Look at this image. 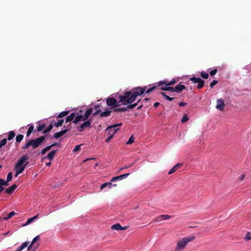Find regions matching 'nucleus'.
Segmentation results:
<instances>
[{
  "label": "nucleus",
  "instance_id": "72a5a7b5",
  "mask_svg": "<svg viewBox=\"0 0 251 251\" xmlns=\"http://www.w3.org/2000/svg\"><path fill=\"white\" fill-rule=\"evenodd\" d=\"M15 134L13 131H10L9 132L8 136V140L10 141L12 140L15 136Z\"/></svg>",
  "mask_w": 251,
  "mask_h": 251
},
{
  "label": "nucleus",
  "instance_id": "f704fd0d",
  "mask_svg": "<svg viewBox=\"0 0 251 251\" xmlns=\"http://www.w3.org/2000/svg\"><path fill=\"white\" fill-rule=\"evenodd\" d=\"M63 123H64V120L61 119V120H59L57 122L55 123L54 124V126L55 127H59V126H61L63 125Z\"/></svg>",
  "mask_w": 251,
  "mask_h": 251
},
{
  "label": "nucleus",
  "instance_id": "9d476101",
  "mask_svg": "<svg viewBox=\"0 0 251 251\" xmlns=\"http://www.w3.org/2000/svg\"><path fill=\"white\" fill-rule=\"evenodd\" d=\"M177 82V80L175 79H173L170 81L168 80L160 81L158 82V85H165L166 86H171Z\"/></svg>",
  "mask_w": 251,
  "mask_h": 251
},
{
  "label": "nucleus",
  "instance_id": "412c9836",
  "mask_svg": "<svg viewBox=\"0 0 251 251\" xmlns=\"http://www.w3.org/2000/svg\"><path fill=\"white\" fill-rule=\"evenodd\" d=\"M112 184L111 182H105L101 185L100 188L101 190L104 189L106 187H108L109 188H111Z\"/></svg>",
  "mask_w": 251,
  "mask_h": 251
},
{
  "label": "nucleus",
  "instance_id": "1a4fd4ad",
  "mask_svg": "<svg viewBox=\"0 0 251 251\" xmlns=\"http://www.w3.org/2000/svg\"><path fill=\"white\" fill-rule=\"evenodd\" d=\"M225 102L222 99H219L217 100L216 108L220 111H223L225 107Z\"/></svg>",
  "mask_w": 251,
  "mask_h": 251
},
{
  "label": "nucleus",
  "instance_id": "37998d69",
  "mask_svg": "<svg viewBox=\"0 0 251 251\" xmlns=\"http://www.w3.org/2000/svg\"><path fill=\"white\" fill-rule=\"evenodd\" d=\"M12 178V172H9L7 176L6 180L7 181H10Z\"/></svg>",
  "mask_w": 251,
  "mask_h": 251
},
{
  "label": "nucleus",
  "instance_id": "13d9d810",
  "mask_svg": "<svg viewBox=\"0 0 251 251\" xmlns=\"http://www.w3.org/2000/svg\"><path fill=\"white\" fill-rule=\"evenodd\" d=\"M113 136H112L111 135H109V137L105 140V142L106 143H108L110 142V141L112 139Z\"/></svg>",
  "mask_w": 251,
  "mask_h": 251
},
{
  "label": "nucleus",
  "instance_id": "4c0bfd02",
  "mask_svg": "<svg viewBox=\"0 0 251 251\" xmlns=\"http://www.w3.org/2000/svg\"><path fill=\"white\" fill-rule=\"evenodd\" d=\"M46 126L45 124L40 125L37 128V131H41L44 129Z\"/></svg>",
  "mask_w": 251,
  "mask_h": 251
},
{
  "label": "nucleus",
  "instance_id": "473e14b6",
  "mask_svg": "<svg viewBox=\"0 0 251 251\" xmlns=\"http://www.w3.org/2000/svg\"><path fill=\"white\" fill-rule=\"evenodd\" d=\"M69 113V111H65L61 112L57 117L58 118H61L67 115Z\"/></svg>",
  "mask_w": 251,
  "mask_h": 251
},
{
  "label": "nucleus",
  "instance_id": "9b49d317",
  "mask_svg": "<svg viewBox=\"0 0 251 251\" xmlns=\"http://www.w3.org/2000/svg\"><path fill=\"white\" fill-rule=\"evenodd\" d=\"M186 89V87L183 85L178 84L175 87V92L180 93L183 90Z\"/></svg>",
  "mask_w": 251,
  "mask_h": 251
},
{
  "label": "nucleus",
  "instance_id": "c03bdc74",
  "mask_svg": "<svg viewBox=\"0 0 251 251\" xmlns=\"http://www.w3.org/2000/svg\"><path fill=\"white\" fill-rule=\"evenodd\" d=\"M245 240H250L251 239V233L248 232L247 233L245 237L244 238Z\"/></svg>",
  "mask_w": 251,
  "mask_h": 251
},
{
  "label": "nucleus",
  "instance_id": "39448f33",
  "mask_svg": "<svg viewBox=\"0 0 251 251\" xmlns=\"http://www.w3.org/2000/svg\"><path fill=\"white\" fill-rule=\"evenodd\" d=\"M120 100L118 101L115 98H108L106 100V103L108 106H111L112 108H116L120 105V103L122 101H120V99H119Z\"/></svg>",
  "mask_w": 251,
  "mask_h": 251
},
{
  "label": "nucleus",
  "instance_id": "49530a36",
  "mask_svg": "<svg viewBox=\"0 0 251 251\" xmlns=\"http://www.w3.org/2000/svg\"><path fill=\"white\" fill-rule=\"evenodd\" d=\"M81 145L76 146L73 150V152H76L80 150V146Z\"/></svg>",
  "mask_w": 251,
  "mask_h": 251
},
{
  "label": "nucleus",
  "instance_id": "b1692460",
  "mask_svg": "<svg viewBox=\"0 0 251 251\" xmlns=\"http://www.w3.org/2000/svg\"><path fill=\"white\" fill-rule=\"evenodd\" d=\"M16 214V213L14 212V211H12L11 212H10L6 217H4L3 219L4 220H8V219H10L11 218H12L13 216H14V215H15Z\"/></svg>",
  "mask_w": 251,
  "mask_h": 251
},
{
  "label": "nucleus",
  "instance_id": "4d7b16f0",
  "mask_svg": "<svg viewBox=\"0 0 251 251\" xmlns=\"http://www.w3.org/2000/svg\"><path fill=\"white\" fill-rule=\"evenodd\" d=\"M161 86L160 87V89L161 90H163V91H166V88H167V86H166L165 85H160Z\"/></svg>",
  "mask_w": 251,
  "mask_h": 251
},
{
  "label": "nucleus",
  "instance_id": "7ed1b4c3",
  "mask_svg": "<svg viewBox=\"0 0 251 251\" xmlns=\"http://www.w3.org/2000/svg\"><path fill=\"white\" fill-rule=\"evenodd\" d=\"M46 136L45 135V136H40L36 139L28 140L22 148L25 150L29 148L30 146H31L33 149L37 148L42 144L45 140Z\"/></svg>",
  "mask_w": 251,
  "mask_h": 251
},
{
  "label": "nucleus",
  "instance_id": "8fccbe9b",
  "mask_svg": "<svg viewBox=\"0 0 251 251\" xmlns=\"http://www.w3.org/2000/svg\"><path fill=\"white\" fill-rule=\"evenodd\" d=\"M217 73V70L216 69H215L210 72V75L211 76H213Z\"/></svg>",
  "mask_w": 251,
  "mask_h": 251
},
{
  "label": "nucleus",
  "instance_id": "423d86ee",
  "mask_svg": "<svg viewBox=\"0 0 251 251\" xmlns=\"http://www.w3.org/2000/svg\"><path fill=\"white\" fill-rule=\"evenodd\" d=\"M123 125L122 123L114 125L112 126H109L106 130L107 134L109 135H111L112 136H114V135L116 133L117 131L118 130V128H116L118 126H121Z\"/></svg>",
  "mask_w": 251,
  "mask_h": 251
},
{
  "label": "nucleus",
  "instance_id": "680f3d73",
  "mask_svg": "<svg viewBox=\"0 0 251 251\" xmlns=\"http://www.w3.org/2000/svg\"><path fill=\"white\" fill-rule=\"evenodd\" d=\"M186 104H187L186 103L183 102H180L179 103V105L180 106H185Z\"/></svg>",
  "mask_w": 251,
  "mask_h": 251
},
{
  "label": "nucleus",
  "instance_id": "09e8293b",
  "mask_svg": "<svg viewBox=\"0 0 251 251\" xmlns=\"http://www.w3.org/2000/svg\"><path fill=\"white\" fill-rule=\"evenodd\" d=\"M166 91H170L171 92H175V88H174L173 87H170V86H167V88H166Z\"/></svg>",
  "mask_w": 251,
  "mask_h": 251
},
{
  "label": "nucleus",
  "instance_id": "c756f323",
  "mask_svg": "<svg viewBox=\"0 0 251 251\" xmlns=\"http://www.w3.org/2000/svg\"><path fill=\"white\" fill-rule=\"evenodd\" d=\"M9 181H7L3 180L2 178H0V185H2V186H7L9 185Z\"/></svg>",
  "mask_w": 251,
  "mask_h": 251
},
{
  "label": "nucleus",
  "instance_id": "a211bd4d",
  "mask_svg": "<svg viewBox=\"0 0 251 251\" xmlns=\"http://www.w3.org/2000/svg\"><path fill=\"white\" fill-rule=\"evenodd\" d=\"M28 244L29 242H25L23 243L20 246L18 247L15 251H22L23 250L27 247Z\"/></svg>",
  "mask_w": 251,
  "mask_h": 251
},
{
  "label": "nucleus",
  "instance_id": "5701e85b",
  "mask_svg": "<svg viewBox=\"0 0 251 251\" xmlns=\"http://www.w3.org/2000/svg\"><path fill=\"white\" fill-rule=\"evenodd\" d=\"M111 229L117 230H121L122 226L119 223L116 224L111 226Z\"/></svg>",
  "mask_w": 251,
  "mask_h": 251
},
{
  "label": "nucleus",
  "instance_id": "f8f14e48",
  "mask_svg": "<svg viewBox=\"0 0 251 251\" xmlns=\"http://www.w3.org/2000/svg\"><path fill=\"white\" fill-rule=\"evenodd\" d=\"M93 112V109L92 108H89L87 109L84 113V115H82V117L83 118V120L84 121H86L88 119V117L90 116L91 114Z\"/></svg>",
  "mask_w": 251,
  "mask_h": 251
},
{
  "label": "nucleus",
  "instance_id": "c85d7f7f",
  "mask_svg": "<svg viewBox=\"0 0 251 251\" xmlns=\"http://www.w3.org/2000/svg\"><path fill=\"white\" fill-rule=\"evenodd\" d=\"M201 78L200 77H192L190 79V80L193 83H198L200 80Z\"/></svg>",
  "mask_w": 251,
  "mask_h": 251
},
{
  "label": "nucleus",
  "instance_id": "3c124183",
  "mask_svg": "<svg viewBox=\"0 0 251 251\" xmlns=\"http://www.w3.org/2000/svg\"><path fill=\"white\" fill-rule=\"evenodd\" d=\"M128 104H128L127 106L126 107V111H127V110L128 109H133L134 108V105L132 104H131V103H128Z\"/></svg>",
  "mask_w": 251,
  "mask_h": 251
},
{
  "label": "nucleus",
  "instance_id": "0e129e2a",
  "mask_svg": "<svg viewBox=\"0 0 251 251\" xmlns=\"http://www.w3.org/2000/svg\"><path fill=\"white\" fill-rule=\"evenodd\" d=\"M150 100V98H145L143 100H141V102H143V103H144V102L149 100Z\"/></svg>",
  "mask_w": 251,
  "mask_h": 251
},
{
  "label": "nucleus",
  "instance_id": "69168bd1",
  "mask_svg": "<svg viewBox=\"0 0 251 251\" xmlns=\"http://www.w3.org/2000/svg\"><path fill=\"white\" fill-rule=\"evenodd\" d=\"M160 103L158 102H156L154 103V106L157 107L159 105Z\"/></svg>",
  "mask_w": 251,
  "mask_h": 251
},
{
  "label": "nucleus",
  "instance_id": "774afa93",
  "mask_svg": "<svg viewBox=\"0 0 251 251\" xmlns=\"http://www.w3.org/2000/svg\"><path fill=\"white\" fill-rule=\"evenodd\" d=\"M245 175L243 174L240 176V180H242L245 178Z\"/></svg>",
  "mask_w": 251,
  "mask_h": 251
},
{
  "label": "nucleus",
  "instance_id": "bf43d9fd",
  "mask_svg": "<svg viewBox=\"0 0 251 251\" xmlns=\"http://www.w3.org/2000/svg\"><path fill=\"white\" fill-rule=\"evenodd\" d=\"M100 112H101V110L100 109H98L94 113H93V115L94 116H96L97 114H98L99 113H100Z\"/></svg>",
  "mask_w": 251,
  "mask_h": 251
},
{
  "label": "nucleus",
  "instance_id": "2eb2a0df",
  "mask_svg": "<svg viewBox=\"0 0 251 251\" xmlns=\"http://www.w3.org/2000/svg\"><path fill=\"white\" fill-rule=\"evenodd\" d=\"M182 165V163H177L174 166L169 172L168 174L171 175L177 170V169Z\"/></svg>",
  "mask_w": 251,
  "mask_h": 251
},
{
  "label": "nucleus",
  "instance_id": "052dcab7",
  "mask_svg": "<svg viewBox=\"0 0 251 251\" xmlns=\"http://www.w3.org/2000/svg\"><path fill=\"white\" fill-rule=\"evenodd\" d=\"M140 104V105L137 108L138 110L141 109L144 104V103H143V102H141Z\"/></svg>",
  "mask_w": 251,
  "mask_h": 251
},
{
  "label": "nucleus",
  "instance_id": "4468645a",
  "mask_svg": "<svg viewBox=\"0 0 251 251\" xmlns=\"http://www.w3.org/2000/svg\"><path fill=\"white\" fill-rule=\"evenodd\" d=\"M28 164V162H26L23 166H21V167H17V168H16V166H15V169L16 172H17V174H21L24 171L25 169V168L26 165Z\"/></svg>",
  "mask_w": 251,
  "mask_h": 251
},
{
  "label": "nucleus",
  "instance_id": "f3484780",
  "mask_svg": "<svg viewBox=\"0 0 251 251\" xmlns=\"http://www.w3.org/2000/svg\"><path fill=\"white\" fill-rule=\"evenodd\" d=\"M57 152V150H53L51 151L50 152H49L46 158L49 159L50 161L53 160L55 154Z\"/></svg>",
  "mask_w": 251,
  "mask_h": 251
},
{
  "label": "nucleus",
  "instance_id": "dca6fc26",
  "mask_svg": "<svg viewBox=\"0 0 251 251\" xmlns=\"http://www.w3.org/2000/svg\"><path fill=\"white\" fill-rule=\"evenodd\" d=\"M17 186L16 184H13L11 186L6 189L5 193L6 194H11L17 188Z\"/></svg>",
  "mask_w": 251,
  "mask_h": 251
},
{
  "label": "nucleus",
  "instance_id": "603ef678",
  "mask_svg": "<svg viewBox=\"0 0 251 251\" xmlns=\"http://www.w3.org/2000/svg\"><path fill=\"white\" fill-rule=\"evenodd\" d=\"M129 175V174L127 173V174H125L123 175H120V176H121L122 179H123L124 178L127 177Z\"/></svg>",
  "mask_w": 251,
  "mask_h": 251
},
{
  "label": "nucleus",
  "instance_id": "f257e3e1",
  "mask_svg": "<svg viewBox=\"0 0 251 251\" xmlns=\"http://www.w3.org/2000/svg\"><path fill=\"white\" fill-rule=\"evenodd\" d=\"M146 89V86L136 87L128 91L125 92L123 95L119 96L122 104L126 105L127 103H132L136 100L138 96L142 95L145 92Z\"/></svg>",
  "mask_w": 251,
  "mask_h": 251
},
{
  "label": "nucleus",
  "instance_id": "6ab92c4d",
  "mask_svg": "<svg viewBox=\"0 0 251 251\" xmlns=\"http://www.w3.org/2000/svg\"><path fill=\"white\" fill-rule=\"evenodd\" d=\"M83 118L82 117V115H77L75 117V116L73 123L76 124L80 121H84L83 120Z\"/></svg>",
  "mask_w": 251,
  "mask_h": 251
},
{
  "label": "nucleus",
  "instance_id": "a878e982",
  "mask_svg": "<svg viewBox=\"0 0 251 251\" xmlns=\"http://www.w3.org/2000/svg\"><path fill=\"white\" fill-rule=\"evenodd\" d=\"M75 116V114L74 113H71L70 115L67 117V118H66V122L72 121L74 119Z\"/></svg>",
  "mask_w": 251,
  "mask_h": 251
},
{
  "label": "nucleus",
  "instance_id": "a18cd8bd",
  "mask_svg": "<svg viewBox=\"0 0 251 251\" xmlns=\"http://www.w3.org/2000/svg\"><path fill=\"white\" fill-rule=\"evenodd\" d=\"M172 216L168 215H162L160 216V217L163 218L164 220H168L170 219Z\"/></svg>",
  "mask_w": 251,
  "mask_h": 251
},
{
  "label": "nucleus",
  "instance_id": "79ce46f5",
  "mask_svg": "<svg viewBox=\"0 0 251 251\" xmlns=\"http://www.w3.org/2000/svg\"><path fill=\"white\" fill-rule=\"evenodd\" d=\"M188 120H189V119L187 117V115L185 114L183 116V117L181 119V122L182 123L186 122L187 121H188Z\"/></svg>",
  "mask_w": 251,
  "mask_h": 251
},
{
  "label": "nucleus",
  "instance_id": "4be33fe9",
  "mask_svg": "<svg viewBox=\"0 0 251 251\" xmlns=\"http://www.w3.org/2000/svg\"><path fill=\"white\" fill-rule=\"evenodd\" d=\"M111 113V110H107L105 111L101 112L100 114V117H107L110 115Z\"/></svg>",
  "mask_w": 251,
  "mask_h": 251
},
{
  "label": "nucleus",
  "instance_id": "f03ea898",
  "mask_svg": "<svg viewBox=\"0 0 251 251\" xmlns=\"http://www.w3.org/2000/svg\"><path fill=\"white\" fill-rule=\"evenodd\" d=\"M196 237L194 235H190L185 236L181 240L177 241L176 247H175V251H182L184 250L187 244L194 241Z\"/></svg>",
  "mask_w": 251,
  "mask_h": 251
},
{
  "label": "nucleus",
  "instance_id": "20e7f679",
  "mask_svg": "<svg viewBox=\"0 0 251 251\" xmlns=\"http://www.w3.org/2000/svg\"><path fill=\"white\" fill-rule=\"evenodd\" d=\"M40 238L39 235L36 236L35 237H34L31 244L29 245V246L27 248L28 251H35L38 248L39 246V243L37 242V241L40 240Z\"/></svg>",
  "mask_w": 251,
  "mask_h": 251
},
{
  "label": "nucleus",
  "instance_id": "338daca9",
  "mask_svg": "<svg viewBox=\"0 0 251 251\" xmlns=\"http://www.w3.org/2000/svg\"><path fill=\"white\" fill-rule=\"evenodd\" d=\"M94 108L96 110H98V109H100V105H95L94 106Z\"/></svg>",
  "mask_w": 251,
  "mask_h": 251
},
{
  "label": "nucleus",
  "instance_id": "c9c22d12",
  "mask_svg": "<svg viewBox=\"0 0 251 251\" xmlns=\"http://www.w3.org/2000/svg\"><path fill=\"white\" fill-rule=\"evenodd\" d=\"M24 136L22 134H18L16 137V141L17 143H20L23 139Z\"/></svg>",
  "mask_w": 251,
  "mask_h": 251
},
{
  "label": "nucleus",
  "instance_id": "393cba45",
  "mask_svg": "<svg viewBox=\"0 0 251 251\" xmlns=\"http://www.w3.org/2000/svg\"><path fill=\"white\" fill-rule=\"evenodd\" d=\"M53 127V124H50L49 126L46 127V128L43 130V133L45 134L50 131L52 129Z\"/></svg>",
  "mask_w": 251,
  "mask_h": 251
},
{
  "label": "nucleus",
  "instance_id": "bb28decb",
  "mask_svg": "<svg viewBox=\"0 0 251 251\" xmlns=\"http://www.w3.org/2000/svg\"><path fill=\"white\" fill-rule=\"evenodd\" d=\"M160 94L163 96V97L166 100H169V101H171L172 100H173L175 98H172V97H170L168 95H166V94L164 93V92H161L160 93Z\"/></svg>",
  "mask_w": 251,
  "mask_h": 251
},
{
  "label": "nucleus",
  "instance_id": "0eeeda50",
  "mask_svg": "<svg viewBox=\"0 0 251 251\" xmlns=\"http://www.w3.org/2000/svg\"><path fill=\"white\" fill-rule=\"evenodd\" d=\"M92 120L91 119L85 121L80 126L77 127V130L79 132L84 131L86 128L91 127Z\"/></svg>",
  "mask_w": 251,
  "mask_h": 251
},
{
  "label": "nucleus",
  "instance_id": "e2e57ef3",
  "mask_svg": "<svg viewBox=\"0 0 251 251\" xmlns=\"http://www.w3.org/2000/svg\"><path fill=\"white\" fill-rule=\"evenodd\" d=\"M59 145V144L58 143H53L51 145H50V146L51 147V148H52V147L56 146Z\"/></svg>",
  "mask_w": 251,
  "mask_h": 251
},
{
  "label": "nucleus",
  "instance_id": "6e6552de",
  "mask_svg": "<svg viewBox=\"0 0 251 251\" xmlns=\"http://www.w3.org/2000/svg\"><path fill=\"white\" fill-rule=\"evenodd\" d=\"M29 157L27 155H23L16 163V168L23 166L25 163L28 159Z\"/></svg>",
  "mask_w": 251,
  "mask_h": 251
},
{
  "label": "nucleus",
  "instance_id": "5fc2aeb1",
  "mask_svg": "<svg viewBox=\"0 0 251 251\" xmlns=\"http://www.w3.org/2000/svg\"><path fill=\"white\" fill-rule=\"evenodd\" d=\"M29 132L32 133V132L34 131V126L31 125L29 126V127L28 128V130Z\"/></svg>",
  "mask_w": 251,
  "mask_h": 251
},
{
  "label": "nucleus",
  "instance_id": "ddd939ff",
  "mask_svg": "<svg viewBox=\"0 0 251 251\" xmlns=\"http://www.w3.org/2000/svg\"><path fill=\"white\" fill-rule=\"evenodd\" d=\"M67 131H68L67 129L62 130L59 132L55 133L54 134V137L56 139H58V138H60V137H61L62 136L65 135L67 133Z\"/></svg>",
  "mask_w": 251,
  "mask_h": 251
},
{
  "label": "nucleus",
  "instance_id": "7c9ffc66",
  "mask_svg": "<svg viewBox=\"0 0 251 251\" xmlns=\"http://www.w3.org/2000/svg\"><path fill=\"white\" fill-rule=\"evenodd\" d=\"M197 89H201L204 85V81L201 79V80L198 83Z\"/></svg>",
  "mask_w": 251,
  "mask_h": 251
},
{
  "label": "nucleus",
  "instance_id": "de8ad7c7",
  "mask_svg": "<svg viewBox=\"0 0 251 251\" xmlns=\"http://www.w3.org/2000/svg\"><path fill=\"white\" fill-rule=\"evenodd\" d=\"M218 83V81L216 80H213L212 82L210 84V87L212 88L213 86Z\"/></svg>",
  "mask_w": 251,
  "mask_h": 251
},
{
  "label": "nucleus",
  "instance_id": "e433bc0d",
  "mask_svg": "<svg viewBox=\"0 0 251 251\" xmlns=\"http://www.w3.org/2000/svg\"><path fill=\"white\" fill-rule=\"evenodd\" d=\"M201 76L204 79H207L209 76V75L207 73H206L204 71H202L200 74Z\"/></svg>",
  "mask_w": 251,
  "mask_h": 251
},
{
  "label": "nucleus",
  "instance_id": "cd10ccee",
  "mask_svg": "<svg viewBox=\"0 0 251 251\" xmlns=\"http://www.w3.org/2000/svg\"><path fill=\"white\" fill-rule=\"evenodd\" d=\"M114 112H126V107H122V108H115L113 109Z\"/></svg>",
  "mask_w": 251,
  "mask_h": 251
},
{
  "label": "nucleus",
  "instance_id": "2f4dec72",
  "mask_svg": "<svg viewBox=\"0 0 251 251\" xmlns=\"http://www.w3.org/2000/svg\"><path fill=\"white\" fill-rule=\"evenodd\" d=\"M51 147L50 145L47 146L46 148H44L41 151V153L42 155H44L47 151H49Z\"/></svg>",
  "mask_w": 251,
  "mask_h": 251
},
{
  "label": "nucleus",
  "instance_id": "a19ab883",
  "mask_svg": "<svg viewBox=\"0 0 251 251\" xmlns=\"http://www.w3.org/2000/svg\"><path fill=\"white\" fill-rule=\"evenodd\" d=\"M6 142H7L6 139L4 138L3 140H2L0 142V148H1L3 146H4L6 144Z\"/></svg>",
  "mask_w": 251,
  "mask_h": 251
},
{
  "label": "nucleus",
  "instance_id": "ea45409f",
  "mask_svg": "<svg viewBox=\"0 0 251 251\" xmlns=\"http://www.w3.org/2000/svg\"><path fill=\"white\" fill-rule=\"evenodd\" d=\"M134 137H133V135H132L129 139L128 141L126 142V144H131L132 143L134 142Z\"/></svg>",
  "mask_w": 251,
  "mask_h": 251
},
{
  "label": "nucleus",
  "instance_id": "864d4df0",
  "mask_svg": "<svg viewBox=\"0 0 251 251\" xmlns=\"http://www.w3.org/2000/svg\"><path fill=\"white\" fill-rule=\"evenodd\" d=\"M33 220H33V218H29V219L27 220V222H26V224H25V225H27L29 224H30V223H31Z\"/></svg>",
  "mask_w": 251,
  "mask_h": 251
},
{
  "label": "nucleus",
  "instance_id": "58836bf2",
  "mask_svg": "<svg viewBox=\"0 0 251 251\" xmlns=\"http://www.w3.org/2000/svg\"><path fill=\"white\" fill-rule=\"evenodd\" d=\"M122 180V178H121V176L120 175V176H115V177H113L111 179V182H114V181H117V180Z\"/></svg>",
  "mask_w": 251,
  "mask_h": 251
},
{
  "label": "nucleus",
  "instance_id": "aec40b11",
  "mask_svg": "<svg viewBox=\"0 0 251 251\" xmlns=\"http://www.w3.org/2000/svg\"><path fill=\"white\" fill-rule=\"evenodd\" d=\"M158 86H159V85H158V82L156 83H155L154 84H153V85L149 88L148 90H146L145 92H146V94H148L150 92H151V91H152L153 90L155 89L156 88H157Z\"/></svg>",
  "mask_w": 251,
  "mask_h": 251
},
{
  "label": "nucleus",
  "instance_id": "6e6d98bb",
  "mask_svg": "<svg viewBox=\"0 0 251 251\" xmlns=\"http://www.w3.org/2000/svg\"><path fill=\"white\" fill-rule=\"evenodd\" d=\"M141 102V99H140L137 100V101L136 103H133L132 104L134 105V108L137 106Z\"/></svg>",
  "mask_w": 251,
  "mask_h": 251
}]
</instances>
